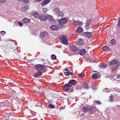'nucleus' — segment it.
<instances>
[{
  "instance_id": "49",
  "label": "nucleus",
  "mask_w": 120,
  "mask_h": 120,
  "mask_svg": "<svg viewBox=\"0 0 120 120\" xmlns=\"http://www.w3.org/2000/svg\"><path fill=\"white\" fill-rule=\"evenodd\" d=\"M28 0H22L23 1L26 3V2H28Z\"/></svg>"
},
{
  "instance_id": "33",
  "label": "nucleus",
  "mask_w": 120,
  "mask_h": 120,
  "mask_svg": "<svg viewBox=\"0 0 120 120\" xmlns=\"http://www.w3.org/2000/svg\"><path fill=\"white\" fill-rule=\"evenodd\" d=\"M51 58L52 60H54L56 59V57L54 55H52L51 56Z\"/></svg>"
},
{
  "instance_id": "18",
  "label": "nucleus",
  "mask_w": 120,
  "mask_h": 120,
  "mask_svg": "<svg viewBox=\"0 0 120 120\" xmlns=\"http://www.w3.org/2000/svg\"><path fill=\"white\" fill-rule=\"evenodd\" d=\"M29 8V6L28 5L22 7L21 8V10L23 11H26Z\"/></svg>"
},
{
  "instance_id": "42",
  "label": "nucleus",
  "mask_w": 120,
  "mask_h": 120,
  "mask_svg": "<svg viewBox=\"0 0 120 120\" xmlns=\"http://www.w3.org/2000/svg\"><path fill=\"white\" fill-rule=\"evenodd\" d=\"M19 25L20 26H23V24L20 22H18Z\"/></svg>"
},
{
  "instance_id": "23",
  "label": "nucleus",
  "mask_w": 120,
  "mask_h": 120,
  "mask_svg": "<svg viewBox=\"0 0 120 120\" xmlns=\"http://www.w3.org/2000/svg\"><path fill=\"white\" fill-rule=\"evenodd\" d=\"M47 34V32H41L40 33V35L42 37H43L44 36H46Z\"/></svg>"
},
{
  "instance_id": "26",
  "label": "nucleus",
  "mask_w": 120,
  "mask_h": 120,
  "mask_svg": "<svg viewBox=\"0 0 120 120\" xmlns=\"http://www.w3.org/2000/svg\"><path fill=\"white\" fill-rule=\"evenodd\" d=\"M103 49L105 51H107L109 50V47L107 46H105L103 47Z\"/></svg>"
},
{
  "instance_id": "22",
  "label": "nucleus",
  "mask_w": 120,
  "mask_h": 120,
  "mask_svg": "<svg viewBox=\"0 0 120 120\" xmlns=\"http://www.w3.org/2000/svg\"><path fill=\"white\" fill-rule=\"evenodd\" d=\"M34 16L35 18L39 17V13L37 12H33Z\"/></svg>"
},
{
  "instance_id": "10",
  "label": "nucleus",
  "mask_w": 120,
  "mask_h": 120,
  "mask_svg": "<svg viewBox=\"0 0 120 120\" xmlns=\"http://www.w3.org/2000/svg\"><path fill=\"white\" fill-rule=\"evenodd\" d=\"M44 71H38V72L34 74V77H37L39 76L42 75L43 72Z\"/></svg>"
},
{
  "instance_id": "4",
  "label": "nucleus",
  "mask_w": 120,
  "mask_h": 120,
  "mask_svg": "<svg viewBox=\"0 0 120 120\" xmlns=\"http://www.w3.org/2000/svg\"><path fill=\"white\" fill-rule=\"evenodd\" d=\"M35 69L39 71H44V66L42 64H37L35 66Z\"/></svg>"
},
{
  "instance_id": "6",
  "label": "nucleus",
  "mask_w": 120,
  "mask_h": 120,
  "mask_svg": "<svg viewBox=\"0 0 120 120\" xmlns=\"http://www.w3.org/2000/svg\"><path fill=\"white\" fill-rule=\"evenodd\" d=\"M71 87L68 84H65L63 87V90L65 91L68 92L69 91L70 88Z\"/></svg>"
},
{
  "instance_id": "8",
  "label": "nucleus",
  "mask_w": 120,
  "mask_h": 120,
  "mask_svg": "<svg viewBox=\"0 0 120 120\" xmlns=\"http://www.w3.org/2000/svg\"><path fill=\"white\" fill-rule=\"evenodd\" d=\"M59 28V25L58 26L53 25L50 27V28L51 30L56 31H57Z\"/></svg>"
},
{
  "instance_id": "28",
  "label": "nucleus",
  "mask_w": 120,
  "mask_h": 120,
  "mask_svg": "<svg viewBox=\"0 0 120 120\" xmlns=\"http://www.w3.org/2000/svg\"><path fill=\"white\" fill-rule=\"evenodd\" d=\"M47 19H49L50 21H52L53 20V19L51 16L50 15H48L47 16Z\"/></svg>"
},
{
  "instance_id": "41",
  "label": "nucleus",
  "mask_w": 120,
  "mask_h": 120,
  "mask_svg": "<svg viewBox=\"0 0 120 120\" xmlns=\"http://www.w3.org/2000/svg\"><path fill=\"white\" fill-rule=\"evenodd\" d=\"M92 89H93V90H96V87L94 86H92Z\"/></svg>"
},
{
  "instance_id": "52",
  "label": "nucleus",
  "mask_w": 120,
  "mask_h": 120,
  "mask_svg": "<svg viewBox=\"0 0 120 120\" xmlns=\"http://www.w3.org/2000/svg\"><path fill=\"white\" fill-rule=\"evenodd\" d=\"M70 74L71 75H72L73 74V73L72 72H71V73H70Z\"/></svg>"
},
{
  "instance_id": "7",
  "label": "nucleus",
  "mask_w": 120,
  "mask_h": 120,
  "mask_svg": "<svg viewBox=\"0 0 120 120\" xmlns=\"http://www.w3.org/2000/svg\"><path fill=\"white\" fill-rule=\"evenodd\" d=\"M39 19L41 21H46L47 19V16L44 15H41L39 16Z\"/></svg>"
},
{
  "instance_id": "45",
  "label": "nucleus",
  "mask_w": 120,
  "mask_h": 120,
  "mask_svg": "<svg viewBox=\"0 0 120 120\" xmlns=\"http://www.w3.org/2000/svg\"><path fill=\"white\" fill-rule=\"evenodd\" d=\"M103 91L104 92H106L108 90V89L105 88L103 90Z\"/></svg>"
},
{
  "instance_id": "34",
  "label": "nucleus",
  "mask_w": 120,
  "mask_h": 120,
  "mask_svg": "<svg viewBox=\"0 0 120 120\" xmlns=\"http://www.w3.org/2000/svg\"><path fill=\"white\" fill-rule=\"evenodd\" d=\"M9 100H11V101H10L11 102H13V100H14L15 99V98L12 96V97L11 96L9 98Z\"/></svg>"
},
{
  "instance_id": "16",
  "label": "nucleus",
  "mask_w": 120,
  "mask_h": 120,
  "mask_svg": "<svg viewBox=\"0 0 120 120\" xmlns=\"http://www.w3.org/2000/svg\"><path fill=\"white\" fill-rule=\"evenodd\" d=\"M77 48L74 45H71L70 47L71 50L73 52H74L76 51Z\"/></svg>"
},
{
  "instance_id": "46",
  "label": "nucleus",
  "mask_w": 120,
  "mask_h": 120,
  "mask_svg": "<svg viewBox=\"0 0 120 120\" xmlns=\"http://www.w3.org/2000/svg\"><path fill=\"white\" fill-rule=\"evenodd\" d=\"M78 76L80 78H82L83 76L81 74H79V75H78Z\"/></svg>"
},
{
  "instance_id": "9",
  "label": "nucleus",
  "mask_w": 120,
  "mask_h": 120,
  "mask_svg": "<svg viewBox=\"0 0 120 120\" xmlns=\"http://www.w3.org/2000/svg\"><path fill=\"white\" fill-rule=\"evenodd\" d=\"M68 84L71 87L72 86H75L76 84V82L75 80L74 79H72L70 80Z\"/></svg>"
},
{
  "instance_id": "15",
  "label": "nucleus",
  "mask_w": 120,
  "mask_h": 120,
  "mask_svg": "<svg viewBox=\"0 0 120 120\" xmlns=\"http://www.w3.org/2000/svg\"><path fill=\"white\" fill-rule=\"evenodd\" d=\"M22 22L23 23H29L30 22V19L27 18H25L23 19H22Z\"/></svg>"
},
{
  "instance_id": "50",
  "label": "nucleus",
  "mask_w": 120,
  "mask_h": 120,
  "mask_svg": "<svg viewBox=\"0 0 120 120\" xmlns=\"http://www.w3.org/2000/svg\"><path fill=\"white\" fill-rule=\"evenodd\" d=\"M17 109H19V106L18 105L17 106Z\"/></svg>"
},
{
  "instance_id": "21",
  "label": "nucleus",
  "mask_w": 120,
  "mask_h": 120,
  "mask_svg": "<svg viewBox=\"0 0 120 120\" xmlns=\"http://www.w3.org/2000/svg\"><path fill=\"white\" fill-rule=\"evenodd\" d=\"M84 41L82 39H79L77 42V44L79 45H82L84 43Z\"/></svg>"
},
{
  "instance_id": "17",
  "label": "nucleus",
  "mask_w": 120,
  "mask_h": 120,
  "mask_svg": "<svg viewBox=\"0 0 120 120\" xmlns=\"http://www.w3.org/2000/svg\"><path fill=\"white\" fill-rule=\"evenodd\" d=\"M50 2V0H45L41 3V4L42 6L45 5Z\"/></svg>"
},
{
  "instance_id": "51",
  "label": "nucleus",
  "mask_w": 120,
  "mask_h": 120,
  "mask_svg": "<svg viewBox=\"0 0 120 120\" xmlns=\"http://www.w3.org/2000/svg\"><path fill=\"white\" fill-rule=\"evenodd\" d=\"M35 0V1H41L42 0Z\"/></svg>"
},
{
  "instance_id": "14",
  "label": "nucleus",
  "mask_w": 120,
  "mask_h": 120,
  "mask_svg": "<svg viewBox=\"0 0 120 120\" xmlns=\"http://www.w3.org/2000/svg\"><path fill=\"white\" fill-rule=\"evenodd\" d=\"M91 20L90 19H88L87 20L85 23V27H88L90 25Z\"/></svg>"
},
{
  "instance_id": "12",
  "label": "nucleus",
  "mask_w": 120,
  "mask_h": 120,
  "mask_svg": "<svg viewBox=\"0 0 120 120\" xmlns=\"http://www.w3.org/2000/svg\"><path fill=\"white\" fill-rule=\"evenodd\" d=\"M84 34L86 37L89 38L91 37L92 36V33L91 32H85Z\"/></svg>"
},
{
  "instance_id": "25",
  "label": "nucleus",
  "mask_w": 120,
  "mask_h": 120,
  "mask_svg": "<svg viewBox=\"0 0 120 120\" xmlns=\"http://www.w3.org/2000/svg\"><path fill=\"white\" fill-rule=\"evenodd\" d=\"M84 88L87 90H88L89 88V87L88 86L87 83L86 82H84Z\"/></svg>"
},
{
  "instance_id": "37",
  "label": "nucleus",
  "mask_w": 120,
  "mask_h": 120,
  "mask_svg": "<svg viewBox=\"0 0 120 120\" xmlns=\"http://www.w3.org/2000/svg\"><path fill=\"white\" fill-rule=\"evenodd\" d=\"M64 71V74L66 75H68L70 74V72L68 71L65 72Z\"/></svg>"
},
{
  "instance_id": "35",
  "label": "nucleus",
  "mask_w": 120,
  "mask_h": 120,
  "mask_svg": "<svg viewBox=\"0 0 120 120\" xmlns=\"http://www.w3.org/2000/svg\"><path fill=\"white\" fill-rule=\"evenodd\" d=\"M49 107L51 108H55V105L51 103H50L49 104Z\"/></svg>"
},
{
  "instance_id": "48",
  "label": "nucleus",
  "mask_w": 120,
  "mask_h": 120,
  "mask_svg": "<svg viewBox=\"0 0 120 120\" xmlns=\"http://www.w3.org/2000/svg\"><path fill=\"white\" fill-rule=\"evenodd\" d=\"M116 78L117 79H120V75L117 76Z\"/></svg>"
},
{
  "instance_id": "3",
  "label": "nucleus",
  "mask_w": 120,
  "mask_h": 120,
  "mask_svg": "<svg viewBox=\"0 0 120 120\" xmlns=\"http://www.w3.org/2000/svg\"><path fill=\"white\" fill-rule=\"evenodd\" d=\"M59 40L63 44L67 45L68 44L67 37V36L63 35L59 37Z\"/></svg>"
},
{
  "instance_id": "13",
  "label": "nucleus",
  "mask_w": 120,
  "mask_h": 120,
  "mask_svg": "<svg viewBox=\"0 0 120 120\" xmlns=\"http://www.w3.org/2000/svg\"><path fill=\"white\" fill-rule=\"evenodd\" d=\"M83 31V29L82 27H79L76 30V32L79 33H82Z\"/></svg>"
},
{
  "instance_id": "30",
  "label": "nucleus",
  "mask_w": 120,
  "mask_h": 120,
  "mask_svg": "<svg viewBox=\"0 0 120 120\" xmlns=\"http://www.w3.org/2000/svg\"><path fill=\"white\" fill-rule=\"evenodd\" d=\"M92 77L93 79H96L97 78V75L96 74H94L92 75Z\"/></svg>"
},
{
  "instance_id": "32",
  "label": "nucleus",
  "mask_w": 120,
  "mask_h": 120,
  "mask_svg": "<svg viewBox=\"0 0 120 120\" xmlns=\"http://www.w3.org/2000/svg\"><path fill=\"white\" fill-rule=\"evenodd\" d=\"M48 10V9L46 8H43L42 9V11L44 13H46Z\"/></svg>"
},
{
  "instance_id": "43",
  "label": "nucleus",
  "mask_w": 120,
  "mask_h": 120,
  "mask_svg": "<svg viewBox=\"0 0 120 120\" xmlns=\"http://www.w3.org/2000/svg\"><path fill=\"white\" fill-rule=\"evenodd\" d=\"M1 33L3 35H4L6 34V32L4 31H2L1 32Z\"/></svg>"
},
{
  "instance_id": "54",
  "label": "nucleus",
  "mask_w": 120,
  "mask_h": 120,
  "mask_svg": "<svg viewBox=\"0 0 120 120\" xmlns=\"http://www.w3.org/2000/svg\"><path fill=\"white\" fill-rule=\"evenodd\" d=\"M18 1H22V0H18Z\"/></svg>"
},
{
  "instance_id": "40",
  "label": "nucleus",
  "mask_w": 120,
  "mask_h": 120,
  "mask_svg": "<svg viewBox=\"0 0 120 120\" xmlns=\"http://www.w3.org/2000/svg\"><path fill=\"white\" fill-rule=\"evenodd\" d=\"M118 26H120V17H119L118 20Z\"/></svg>"
},
{
  "instance_id": "38",
  "label": "nucleus",
  "mask_w": 120,
  "mask_h": 120,
  "mask_svg": "<svg viewBox=\"0 0 120 120\" xmlns=\"http://www.w3.org/2000/svg\"><path fill=\"white\" fill-rule=\"evenodd\" d=\"M96 102V103L97 105H101V103L100 101L99 100L95 101Z\"/></svg>"
},
{
  "instance_id": "39",
  "label": "nucleus",
  "mask_w": 120,
  "mask_h": 120,
  "mask_svg": "<svg viewBox=\"0 0 120 120\" xmlns=\"http://www.w3.org/2000/svg\"><path fill=\"white\" fill-rule=\"evenodd\" d=\"M109 98L110 99L109 100L110 101H113V96L112 95L111 96L109 97Z\"/></svg>"
},
{
  "instance_id": "36",
  "label": "nucleus",
  "mask_w": 120,
  "mask_h": 120,
  "mask_svg": "<svg viewBox=\"0 0 120 120\" xmlns=\"http://www.w3.org/2000/svg\"><path fill=\"white\" fill-rule=\"evenodd\" d=\"M7 106H7L6 105H0V106L1 107V108H2L3 109H7Z\"/></svg>"
},
{
  "instance_id": "19",
  "label": "nucleus",
  "mask_w": 120,
  "mask_h": 120,
  "mask_svg": "<svg viewBox=\"0 0 120 120\" xmlns=\"http://www.w3.org/2000/svg\"><path fill=\"white\" fill-rule=\"evenodd\" d=\"M89 106H87V107L85 106L83 107L82 109V111L84 112H89Z\"/></svg>"
},
{
  "instance_id": "1",
  "label": "nucleus",
  "mask_w": 120,
  "mask_h": 120,
  "mask_svg": "<svg viewBox=\"0 0 120 120\" xmlns=\"http://www.w3.org/2000/svg\"><path fill=\"white\" fill-rule=\"evenodd\" d=\"M109 65L111 66L110 68L111 70L114 71L115 70L117 69L120 65V63L117 61V59H115L109 62Z\"/></svg>"
},
{
  "instance_id": "2",
  "label": "nucleus",
  "mask_w": 120,
  "mask_h": 120,
  "mask_svg": "<svg viewBox=\"0 0 120 120\" xmlns=\"http://www.w3.org/2000/svg\"><path fill=\"white\" fill-rule=\"evenodd\" d=\"M68 20L66 18H62L59 19L58 22L60 23L59 24V27L60 28H63L64 27V24H66Z\"/></svg>"
},
{
  "instance_id": "44",
  "label": "nucleus",
  "mask_w": 120,
  "mask_h": 120,
  "mask_svg": "<svg viewBox=\"0 0 120 120\" xmlns=\"http://www.w3.org/2000/svg\"><path fill=\"white\" fill-rule=\"evenodd\" d=\"M5 102L6 103L8 104L9 103V101H8V100H6L5 101Z\"/></svg>"
},
{
  "instance_id": "27",
  "label": "nucleus",
  "mask_w": 120,
  "mask_h": 120,
  "mask_svg": "<svg viewBox=\"0 0 120 120\" xmlns=\"http://www.w3.org/2000/svg\"><path fill=\"white\" fill-rule=\"evenodd\" d=\"M107 66V65L106 64H102L100 65V67L101 68L103 69L106 68Z\"/></svg>"
},
{
  "instance_id": "5",
  "label": "nucleus",
  "mask_w": 120,
  "mask_h": 120,
  "mask_svg": "<svg viewBox=\"0 0 120 120\" xmlns=\"http://www.w3.org/2000/svg\"><path fill=\"white\" fill-rule=\"evenodd\" d=\"M96 108L94 107V106H92L90 107H89L88 112L90 113L91 114H93L95 112H96Z\"/></svg>"
},
{
  "instance_id": "11",
  "label": "nucleus",
  "mask_w": 120,
  "mask_h": 120,
  "mask_svg": "<svg viewBox=\"0 0 120 120\" xmlns=\"http://www.w3.org/2000/svg\"><path fill=\"white\" fill-rule=\"evenodd\" d=\"M73 22L74 24L76 26H82L83 24L82 22H79V21H75L74 20L73 21Z\"/></svg>"
},
{
  "instance_id": "47",
  "label": "nucleus",
  "mask_w": 120,
  "mask_h": 120,
  "mask_svg": "<svg viewBox=\"0 0 120 120\" xmlns=\"http://www.w3.org/2000/svg\"><path fill=\"white\" fill-rule=\"evenodd\" d=\"M6 1V0H0V2L3 3Z\"/></svg>"
},
{
  "instance_id": "53",
  "label": "nucleus",
  "mask_w": 120,
  "mask_h": 120,
  "mask_svg": "<svg viewBox=\"0 0 120 120\" xmlns=\"http://www.w3.org/2000/svg\"><path fill=\"white\" fill-rule=\"evenodd\" d=\"M64 70H65V71H66V72H67V71H68V70L67 69H66V68H65V69H64Z\"/></svg>"
},
{
  "instance_id": "24",
  "label": "nucleus",
  "mask_w": 120,
  "mask_h": 120,
  "mask_svg": "<svg viewBox=\"0 0 120 120\" xmlns=\"http://www.w3.org/2000/svg\"><path fill=\"white\" fill-rule=\"evenodd\" d=\"M53 11L55 13L58 14L60 10L59 8H54Z\"/></svg>"
},
{
  "instance_id": "20",
  "label": "nucleus",
  "mask_w": 120,
  "mask_h": 120,
  "mask_svg": "<svg viewBox=\"0 0 120 120\" xmlns=\"http://www.w3.org/2000/svg\"><path fill=\"white\" fill-rule=\"evenodd\" d=\"M86 51L84 49H81L79 53V54L81 55H83L86 52Z\"/></svg>"
},
{
  "instance_id": "29",
  "label": "nucleus",
  "mask_w": 120,
  "mask_h": 120,
  "mask_svg": "<svg viewBox=\"0 0 120 120\" xmlns=\"http://www.w3.org/2000/svg\"><path fill=\"white\" fill-rule=\"evenodd\" d=\"M58 16L63 17L64 16V13L62 11H60L58 14Z\"/></svg>"
},
{
  "instance_id": "31",
  "label": "nucleus",
  "mask_w": 120,
  "mask_h": 120,
  "mask_svg": "<svg viewBox=\"0 0 120 120\" xmlns=\"http://www.w3.org/2000/svg\"><path fill=\"white\" fill-rule=\"evenodd\" d=\"M111 44L112 45H114L116 43V41L114 39H112L111 41Z\"/></svg>"
}]
</instances>
